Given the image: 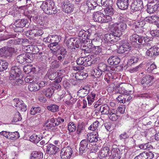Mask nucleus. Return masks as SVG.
<instances>
[{"mask_svg":"<svg viewBox=\"0 0 159 159\" xmlns=\"http://www.w3.org/2000/svg\"><path fill=\"white\" fill-rule=\"evenodd\" d=\"M50 46V50L54 52L58 51L61 46L57 43H52L49 45Z\"/></svg>","mask_w":159,"mask_h":159,"instance_id":"a19ab883","label":"nucleus"},{"mask_svg":"<svg viewBox=\"0 0 159 159\" xmlns=\"http://www.w3.org/2000/svg\"><path fill=\"white\" fill-rule=\"evenodd\" d=\"M13 48L8 47H5L0 49V57H7L10 56L13 52Z\"/></svg>","mask_w":159,"mask_h":159,"instance_id":"f8f14e48","label":"nucleus"},{"mask_svg":"<svg viewBox=\"0 0 159 159\" xmlns=\"http://www.w3.org/2000/svg\"><path fill=\"white\" fill-rule=\"evenodd\" d=\"M27 22V20L25 19H19L16 21L14 25L16 27L22 28L25 25Z\"/></svg>","mask_w":159,"mask_h":159,"instance_id":"bb28decb","label":"nucleus"},{"mask_svg":"<svg viewBox=\"0 0 159 159\" xmlns=\"http://www.w3.org/2000/svg\"><path fill=\"white\" fill-rule=\"evenodd\" d=\"M127 28L126 23L123 22L115 23L112 24L110 27V29L113 32L119 34V36L122 32H124Z\"/></svg>","mask_w":159,"mask_h":159,"instance_id":"20e7f679","label":"nucleus"},{"mask_svg":"<svg viewBox=\"0 0 159 159\" xmlns=\"http://www.w3.org/2000/svg\"><path fill=\"white\" fill-rule=\"evenodd\" d=\"M60 65V63L58 61L55 60L51 63V66L53 69L56 68H58Z\"/></svg>","mask_w":159,"mask_h":159,"instance_id":"680f3d73","label":"nucleus"},{"mask_svg":"<svg viewBox=\"0 0 159 159\" xmlns=\"http://www.w3.org/2000/svg\"><path fill=\"white\" fill-rule=\"evenodd\" d=\"M138 37H139L138 35L136 34H134L130 37L129 39L131 42H136Z\"/></svg>","mask_w":159,"mask_h":159,"instance_id":"338daca9","label":"nucleus"},{"mask_svg":"<svg viewBox=\"0 0 159 159\" xmlns=\"http://www.w3.org/2000/svg\"><path fill=\"white\" fill-rule=\"evenodd\" d=\"M61 37L57 35H49L45 41L52 43H57L60 42Z\"/></svg>","mask_w":159,"mask_h":159,"instance_id":"f3484780","label":"nucleus"},{"mask_svg":"<svg viewBox=\"0 0 159 159\" xmlns=\"http://www.w3.org/2000/svg\"><path fill=\"white\" fill-rule=\"evenodd\" d=\"M112 33L107 34H105L104 37V39L107 42L108 44H114L117 41V39L115 37L118 38L119 37V34L116 33L115 32H113L111 30Z\"/></svg>","mask_w":159,"mask_h":159,"instance_id":"6e6552de","label":"nucleus"},{"mask_svg":"<svg viewBox=\"0 0 159 159\" xmlns=\"http://www.w3.org/2000/svg\"><path fill=\"white\" fill-rule=\"evenodd\" d=\"M76 41V39L70 38L67 40L66 45L68 48H73L74 47H75Z\"/></svg>","mask_w":159,"mask_h":159,"instance_id":"e433bc0d","label":"nucleus"},{"mask_svg":"<svg viewBox=\"0 0 159 159\" xmlns=\"http://www.w3.org/2000/svg\"><path fill=\"white\" fill-rule=\"evenodd\" d=\"M26 55L25 54L23 53L18 55L16 58L17 61L20 64L24 63L26 61V58H25Z\"/></svg>","mask_w":159,"mask_h":159,"instance_id":"a18cd8bd","label":"nucleus"},{"mask_svg":"<svg viewBox=\"0 0 159 159\" xmlns=\"http://www.w3.org/2000/svg\"><path fill=\"white\" fill-rule=\"evenodd\" d=\"M20 70L17 66H13L11 68L10 73L9 79L13 80L12 85L16 86L22 84L24 81L21 79H20Z\"/></svg>","mask_w":159,"mask_h":159,"instance_id":"f257e3e1","label":"nucleus"},{"mask_svg":"<svg viewBox=\"0 0 159 159\" xmlns=\"http://www.w3.org/2000/svg\"><path fill=\"white\" fill-rule=\"evenodd\" d=\"M98 68L102 72L109 71L111 70L110 67L103 63H100L98 64Z\"/></svg>","mask_w":159,"mask_h":159,"instance_id":"2f4dec72","label":"nucleus"},{"mask_svg":"<svg viewBox=\"0 0 159 159\" xmlns=\"http://www.w3.org/2000/svg\"><path fill=\"white\" fill-rule=\"evenodd\" d=\"M116 91L120 93L123 94L125 93L126 90H125L124 88L119 86L117 87V89L116 90Z\"/></svg>","mask_w":159,"mask_h":159,"instance_id":"774afa93","label":"nucleus"},{"mask_svg":"<svg viewBox=\"0 0 159 159\" xmlns=\"http://www.w3.org/2000/svg\"><path fill=\"white\" fill-rule=\"evenodd\" d=\"M76 125L73 122H70L68 125V129L69 132H74L76 129Z\"/></svg>","mask_w":159,"mask_h":159,"instance_id":"864d4df0","label":"nucleus"},{"mask_svg":"<svg viewBox=\"0 0 159 159\" xmlns=\"http://www.w3.org/2000/svg\"><path fill=\"white\" fill-rule=\"evenodd\" d=\"M40 7L47 14H55L57 12L56 7L54 6V3L49 1L43 2Z\"/></svg>","mask_w":159,"mask_h":159,"instance_id":"7ed1b4c3","label":"nucleus"},{"mask_svg":"<svg viewBox=\"0 0 159 159\" xmlns=\"http://www.w3.org/2000/svg\"><path fill=\"white\" fill-rule=\"evenodd\" d=\"M114 78L113 74L110 72H108L105 75L104 80L108 83L110 82Z\"/></svg>","mask_w":159,"mask_h":159,"instance_id":"09e8293b","label":"nucleus"},{"mask_svg":"<svg viewBox=\"0 0 159 159\" xmlns=\"http://www.w3.org/2000/svg\"><path fill=\"white\" fill-rule=\"evenodd\" d=\"M118 19L120 22H123V23H127L129 21L125 15L123 14H119L118 16Z\"/></svg>","mask_w":159,"mask_h":159,"instance_id":"603ef678","label":"nucleus"},{"mask_svg":"<svg viewBox=\"0 0 159 159\" xmlns=\"http://www.w3.org/2000/svg\"><path fill=\"white\" fill-rule=\"evenodd\" d=\"M111 156L113 159H120V158L119 151L117 149H114L111 152Z\"/></svg>","mask_w":159,"mask_h":159,"instance_id":"79ce46f5","label":"nucleus"},{"mask_svg":"<svg viewBox=\"0 0 159 159\" xmlns=\"http://www.w3.org/2000/svg\"><path fill=\"white\" fill-rule=\"evenodd\" d=\"M22 118L20 113L19 112H17L14 116L13 121L15 122H16L18 121H20Z\"/></svg>","mask_w":159,"mask_h":159,"instance_id":"4d7b16f0","label":"nucleus"},{"mask_svg":"<svg viewBox=\"0 0 159 159\" xmlns=\"http://www.w3.org/2000/svg\"><path fill=\"white\" fill-rule=\"evenodd\" d=\"M93 18L94 21L101 23L108 22L111 19L110 17L105 16L102 12L99 11L95 12Z\"/></svg>","mask_w":159,"mask_h":159,"instance_id":"423d86ee","label":"nucleus"},{"mask_svg":"<svg viewBox=\"0 0 159 159\" xmlns=\"http://www.w3.org/2000/svg\"><path fill=\"white\" fill-rule=\"evenodd\" d=\"M56 73H52L50 74L49 73H48L46 75L45 78H48L49 79L51 80H55L56 78Z\"/></svg>","mask_w":159,"mask_h":159,"instance_id":"6e6d98bb","label":"nucleus"},{"mask_svg":"<svg viewBox=\"0 0 159 159\" xmlns=\"http://www.w3.org/2000/svg\"><path fill=\"white\" fill-rule=\"evenodd\" d=\"M41 110V108L39 107H33L31 109L30 111V114L32 115H34L39 113Z\"/></svg>","mask_w":159,"mask_h":159,"instance_id":"5fc2aeb1","label":"nucleus"},{"mask_svg":"<svg viewBox=\"0 0 159 159\" xmlns=\"http://www.w3.org/2000/svg\"><path fill=\"white\" fill-rule=\"evenodd\" d=\"M86 42L87 43H82L81 45L83 46V48H82V49L84 50L85 53L92 52L95 54H98L102 52V49L100 46H93L91 39H88Z\"/></svg>","mask_w":159,"mask_h":159,"instance_id":"f03ea898","label":"nucleus"},{"mask_svg":"<svg viewBox=\"0 0 159 159\" xmlns=\"http://www.w3.org/2000/svg\"><path fill=\"white\" fill-rule=\"evenodd\" d=\"M61 7L63 11L67 13H71L74 8L73 4L68 1H65L63 2Z\"/></svg>","mask_w":159,"mask_h":159,"instance_id":"9d476101","label":"nucleus"},{"mask_svg":"<svg viewBox=\"0 0 159 159\" xmlns=\"http://www.w3.org/2000/svg\"><path fill=\"white\" fill-rule=\"evenodd\" d=\"M83 72H78L76 74L75 77L76 79L78 80H82L84 79Z\"/></svg>","mask_w":159,"mask_h":159,"instance_id":"e2e57ef3","label":"nucleus"},{"mask_svg":"<svg viewBox=\"0 0 159 159\" xmlns=\"http://www.w3.org/2000/svg\"><path fill=\"white\" fill-rule=\"evenodd\" d=\"M72 153V148L69 147L63 148L61 150L60 155L62 159H69Z\"/></svg>","mask_w":159,"mask_h":159,"instance_id":"1a4fd4ad","label":"nucleus"},{"mask_svg":"<svg viewBox=\"0 0 159 159\" xmlns=\"http://www.w3.org/2000/svg\"><path fill=\"white\" fill-rule=\"evenodd\" d=\"M87 33L86 31L84 30H81L79 32V38L76 39V41L75 42V47L78 48L80 46L82 48H83V46L81 45L82 43H87L86 42L89 39H86V35Z\"/></svg>","mask_w":159,"mask_h":159,"instance_id":"39448f33","label":"nucleus"},{"mask_svg":"<svg viewBox=\"0 0 159 159\" xmlns=\"http://www.w3.org/2000/svg\"><path fill=\"white\" fill-rule=\"evenodd\" d=\"M89 89L88 86L81 87L78 91V95L80 97H84L89 93Z\"/></svg>","mask_w":159,"mask_h":159,"instance_id":"aec40b11","label":"nucleus"},{"mask_svg":"<svg viewBox=\"0 0 159 159\" xmlns=\"http://www.w3.org/2000/svg\"><path fill=\"white\" fill-rule=\"evenodd\" d=\"M147 5V11L149 14L153 13L157 10L159 7V0H154L148 1Z\"/></svg>","mask_w":159,"mask_h":159,"instance_id":"0eeeda50","label":"nucleus"},{"mask_svg":"<svg viewBox=\"0 0 159 159\" xmlns=\"http://www.w3.org/2000/svg\"><path fill=\"white\" fill-rule=\"evenodd\" d=\"M49 136V135L47 134V135H45L44 137L43 136H42V138L41 140H42L40 142V144L41 145H43L47 143L50 139Z\"/></svg>","mask_w":159,"mask_h":159,"instance_id":"de8ad7c7","label":"nucleus"},{"mask_svg":"<svg viewBox=\"0 0 159 159\" xmlns=\"http://www.w3.org/2000/svg\"><path fill=\"white\" fill-rule=\"evenodd\" d=\"M58 148L52 144H50L47 146L46 152L49 154H55L57 152Z\"/></svg>","mask_w":159,"mask_h":159,"instance_id":"a211bd4d","label":"nucleus"},{"mask_svg":"<svg viewBox=\"0 0 159 159\" xmlns=\"http://www.w3.org/2000/svg\"><path fill=\"white\" fill-rule=\"evenodd\" d=\"M8 134L9 136H7V139L12 140H16L20 137L19 133L17 131L8 133Z\"/></svg>","mask_w":159,"mask_h":159,"instance_id":"c9c22d12","label":"nucleus"},{"mask_svg":"<svg viewBox=\"0 0 159 159\" xmlns=\"http://www.w3.org/2000/svg\"><path fill=\"white\" fill-rule=\"evenodd\" d=\"M125 95L122 94L119 96L117 98V101L120 103H125Z\"/></svg>","mask_w":159,"mask_h":159,"instance_id":"052dcab7","label":"nucleus"},{"mask_svg":"<svg viewBox=\"0 0 159 159\" xmlns=\"http://www.w3.org/2000/svg\"><path fill=\"white\" fill-rule=\"evenodd\" d=\"M98 0H87L86 3V7L90 10H94L97 7L101 8L98 5L97 2Z\"/></svg>","mask_w":159,"mask_h":159,"instance_id":"6ab92c4d","label":"nucleus"},{"mask_svg":"<svg viewBox=\"0 0 159 159\" xmlns=\"http://www.w3.org/2000/svg\"><path fill=\"white\" fill-rule=\"evenodd\" d=\"M48 128L54 127L55 126L59 125V123L56 122L54 118H51L48 120Z\"/></svg>","mask_w":159,"mask_h":159,"instance_id":"49530a36","label":"nucleus"},{"mask_svg":"<svg viewBox=\"0 0 159 159\" xmlns=\"http://www.w3.org/2000/svg\"><path fill=\"white\" fill-rule=\"evenodd\" d=\"M89 142L86 139H83L80 142L79 152L80 154H82L88 148V146Z\"/></svg>","mask_w":159,"mask_h":159,"instance_id":"412c9836","label":"nucleus"},{"mask_svg":"<svg viewBox=\"0 0 159 159\" xmlns=\"http://www.w3.org/2000/svg\"><path fill=\"white\" fill-rule=\"evenodd\" d=\"M84 66H90L92 64L91 58L87 57H84Z\"/></svg>","mask_w":159,"mask_h":159,"instance_id":"8fccbe9b","label":"nucleus"},{"mask_svg":"<svg viewBox=\"0 0 159 159\" xmlns=\"http://www.w3.org/2000/svg\"><path fill=\"white\" fill-rule=\"evenodd\" d=\"M129 2V0H117L116 5L120 9L126 10L128 8Z\"/></svg>","mask_w":159,"mask_h":159,"instance_id":"2eb2a0df","label":"nucleus"},{"mask_svg":"<svg viewBox=\"0 0 159 159\" xmlns=\"http://www.w3.org/2000/svg\"><path fill=\"white\" fill-rule=\"evenodd\" d=\"M154 77L149 75H146L143 77L141 80V83L143 87L147 88L152 85V81Z\"/></svg>","mask_w":159,"mask_h":159,"instance_id":"9b49d317","label":"nucleus"},{"mask_svg":"<svg viewBox=\"0 0 159 159\" xmlns=\"http://www.w3.org/2000/svg\"><path fill=\"white\" fill-rule=\"evenodd\" d=\"M159 54V48L156 46H153L149 48L146 52V55L150 57H153Z\"/></svg>","mask_w":159,"mask_h":159,"instance_id":"4468645a","label":"nucleus"},{"mask_svg":"<svg viewBox=\"0 0 159 159\" xmlns=\"http://www.w3.org/2000/svg\"><path fill=\"white\" fill-rule=\"evenodd\" d=\"M84 129V126L82 124H80L78 125L77 127V129L76 131L77 134H80L82 133Z\"/></svg>","mask_w":159,"mask_h":159,"instance_id":"13d9d810","label":"nucleus"},{"mask_svg":"<svg viewBox=\"0 0 159 159\" xmlns=\"http://www.w3.org/2000/svg\"><path fill=\"white\" fill-rule=\"evenodd\" d=\"M99 125V122L98 121L96 120L91 125L88 129L90 130L94 131L97 129Z\"/></svg>","mask_w":159,"mask_h":159,"instance_id":"3c124183","label":"nucleus"},{"mask_svg":"<svg viewBox=\"0 0 159 159\" xmlns=\"http://www.w3.org/2000/svg\"><path fill=\"white\" fill-rule=\"evenodd\" d=\"M54 92V89L50 87L47 89L44 92V94L48 98H50L52 96Z\"/></svg>","mask_w":159,"mask_h":159,"instance_id":"37998d69","label":"nucleus"},{"mask_svg":"<svg viewBox=\"0 0 159 159\" xmlns=\"http://www.w3.org/2000/svg\"><path fill=\"white\" fill-rule=\"evenodd\" d=\"M108 116L110 120L114 121H116L119 117L116 112L114 109L111 110L110 113L108 115Z\"/></svg>","mask_w":159,"mask_h":159,"instance_id":"c85d7f7f","label":"nucleus"},{"mask_svg":"<svg viewBox=\"0 0 159 159\" xmlns=\"http://www.w3.org/2000/svg\"><path fill=\"white\" fill-rule=\"evenodd\" d=\"M59 107L55 104H51L47 107V109L52 112H55L58 111Z\"/></svg>","mask_w":159,"mask_h":159,"instance_id":"c03bdc74","label":"nucleus"},{"mask_svg":"<svg viewBox=\"0 0 159 159\" xmlns=\"http://www.w3.org/2000/svg\"><path fill=\"white\" fill-rule=\"evenodd\" d=\"M131 48L130 44L127 42H125L120 46L117 50V52L123 53L126 51H129Z\"/></svg>","mask_w":159,"mask_h":159,"instance_id":"dca6fc26","label":"nucleus"},{"mask_svg":"<svg viewBox=\"0 0 159 159\" xmlns=\"http://www.w3.org/2000/svg\"><path fill=\"white\" fill-rule=\"evenodd\" d=\"M156 68L157 66L156 65L152 63L150 65V67L148 68L147 71L148 72L150 73L152 72Z\"/></svg>","mask_w":159,"mask_h":159,"instance_id":"69168bd1","label":"nucleus"},{"mask_svg":"<svg viewBox=\"0 0 159 159\" xmlns=\"http://www.w3.org/2000/svg\"><path fill=\"white\" fill-rule=\"evenodd\" d=\"M8 63L6 61L0 60V71H3L8 67Z\"/></svg>","mask_w":159,"mask_h":159,"instance_id":"ea45409f","label":"nucleus"},{"mask_svg":"<svg viewBox=\"0 0 159 159\" xmlns=\"http://www.w3.org/2000/svg\"><path fill=\"white\" fill-rule=\"evenodd\" d=\"M93 75L95 76V77L98 78L102 74V72L100 70H99L98 68L94 69L93 70Z\"/></svg>","mask_w":159,"mask_h":159,"instance_id":"bf43d9fd","label":"nucleus"},{"mask_svg":"<svg viewBox=\"0 0 159 159\" xmlns=\"http://www.w3.org/2000/svg\"><path fill=\"white\" fill-rule=\"evenodd\" d=\"M43 154L40 152L34 151L30 155V159H42Z\"/></svg>","mask_w":159,"mask_h":159,"instance_id":"b1692460","label":"nucleus"},{"mask_svg":"<svg viewBox=\"0 0 159 159\" xmlns=\"http://www.w3.org/2000/svg\"><path fill=\"white\" fill-rule=\"evenodd\" d=\"M109 151V148L108 147H103L99 152V156L101 158L106 157L108 155Z\"/></svg>","mask_w":159,"mask_h":159,"instance_id":"5701e85b","label":"nucleus"},{"mask_svg":"<svg viewBox=\"0 0 159 159\" xmlns=\"http://www.w3.org/2000/svg\"><path fill=\"white\" fill-rule=\"evenodd\" d=\"M42 138L40 135L33 134L30 137V140L31 142L36 143L41 140Z\"/></svg>","mask_w":159,"mask_h":159,"instance_id":"473e14b6","label":"nucleus"},{"mask_svg":"<svg viewBox=\"0 0 159 159\" xmlns=\"http://www.w3.org/2000/svg\"><path fill=\"white\" fill-rule=\"evenodd\" d=\"M111 111L109 107L107 105H103L100 107V111L103 115H108Z\"/></svg>","mask_w":159,"mask_h":159,"instance_id":"cd10ccee","label":"nucleus"},{"mask_svg":"<svg viewBox=\"0 0 159 159\" xmlns=\"http://www.w3.org/2000/svg\"><path fill=\"white\" fill-rule=\"evenodd\" d=\"M23 102L22 100H20L18 98H16L13 99L12 101V104L16 107L17 110L18 107L21 106V104H23Z\"/></svg>","mask_w":159,"mask_h":159,"instance_id":"58836bf2","label":"nucleus"},{"mask_svg":"<svg viewBox=\"0 0 159 159\" xmlns=\"http://www.w3.org/2000/svg\"><path fill=\"white\" fill-rule=\"evenodd\" d=\"M143 7V2L141 0H134L133 2L131 5L132 10L139 13V10Z\"/></svg>","mask_w":159,"mask_h":159,"instance_id":"ddd939ff","label":"nucleus"},{"mask_svg":"<svg viewBox=\"0 0 159 159\" xmlns=\"http://www.w3.org/2000/svg\"><path fill=\"white\" fill-rule=\"evenodd\" d=\"M88 141L90 142H97L98 141V134H94L93 133L88 134L87 135Z\"/></svg>","mask_w":159,"mask_h":159,"instance_id":"c756f323","label":"nucleus"},{"mask_svg":"<svg viewBox=\"0 0 159 159\" xmlns=\"http://www.w3.org/2000/svg\"><path fill=\"white\" fill-rule=\"evenodd\" d=\"M35 15L36 14H35ZM32 19L37 21L38 23L39 22V20H41L42 23H39V24H40L41 25H42L43 23H44L45 21H46V23H47L48 20V17L46 16L41 17L40 18V16L35 15L33 16Z\"/></svg>","mask_w":159,"mask_h":159,"instance_id":"7c9ffc66","label":"nucleus"},{"mask_svg":"<svg viewBox=\"0 0 159 159\" xmlns=\"http://www.w3.org/2000/svg\"><path fill=\"white\" fill-rule=\"evenodd\" d=\"M28 88L29 90L31 92L37 91L39 89L38 85L36 81L30 84L28 86Z\"/></svg>","mask_w":159,"mask_h":159,"instance_id":"72a5a7b5","label":"nucleus"},{"mask_svg":"<svg viewBox=\"0 0 159 159\" xmlns=\"http://www.w3.org/2000/svg\"><path fill=\"white\" fill-rule=\"evenodd\" d=\"M96 91H92L87 96L88 104L89 106H91L95 100Z\"/></svg>","mask_w":159,"mask_h":159,"instance_id":"a878e982","label":"nucleus"},{"mask_svg":"<svg viewBox=\"0 0 159 159\" xmlns=\"http://www.w3.org/2000/svg\"><path fill=\"white\" fill-rule=\"evenodd\" d=\"M107 61L111 65H116L120 63V60L117 56H112L108 59Z\"/></svg>","mask_w":159,"mask_h":159,"instance_id":"4be33fe9","label":"nucleus"},{"mask_svg":"<svg viewBox=\"0 0 159 159\" xmlns=\"http://www.w3.org/2000/svg\"><path fill=\"white\" fill-rule=\"evenodd\" d=\"M101 3L103 7L107 8L112 5L113 2L112 0H101Z\"/></svg>","mask_w":159,"mask_h":159,"instance_id":"4c0bfd02","label":"nucleus"},{"mask_svg":"<svg viewBox=\"0 0 159 159\" xmlns=\"http://www.w3.org/2000/svg\"><path fill=\"white\" fill-rule=\"evenodd\" d=\"M29 34L34 36H40L43 34V31L42 30L34 29L29 31Z\"/></svg>","mask_w":159,"mask_h":159,"instance_id":"f704fd0d","label":"nucleus"},{"mask_svg":"<svg viewBox=\"0 0 159 159\" xmlns=\"http://www.w3.org/2000/svg\"><path fill=\"white\" fill-rule=\"evenodd\" d=\"M105 16L109 17L111 18L110 20H109V22L112 20L111 16L114 14V10L112 7L111 6L107 8H106L104 10Z\"/></svg>","mask_w":159,"mask_h":159,"instance_id":"393cba45","label":"nucleus"},{"mask_svg":"<svg viewBox=\"0 0 159 159\" xmlns=\"http://www.w3.org/2000/svg\"><path fill=\"white\" fill-rule=\"evenodd\" d=\"M150 33L153 37H159V30H151Z\"/></svg>","mask_w":159,"mask_h":159,"instance_id":"0e129e2a","label":"nucleus"}]
</instances>
